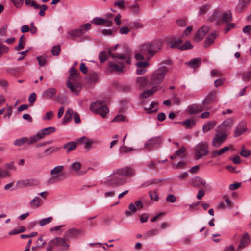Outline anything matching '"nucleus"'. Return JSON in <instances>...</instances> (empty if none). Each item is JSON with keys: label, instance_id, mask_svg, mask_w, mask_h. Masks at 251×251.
I'll use <instances>...</instances> for the list:
<instances>
[{"label": "nucleus", "instance_id": "nucleus-11", "mask_svg": "<svg viewBox=\"0 0 251 251\" xmlns=\"http://www.w3.org/2000/svg\"><path fill=\"white\" fill-rule=\"evenodd\" d=\"M85 138L81 137L77 139L76 141H71L65 143L63 146V148L66 150L67 153H70L72 151L76 149L77 145L80 144L81 141L83 140Z\"/></svg>", "mask_w": 251, "mask_h": 251}, {"label": "nucleus", "instance_id": "nucleus-23", "mask_svg": "<svg viewBox=\"0 0 251 251\" xmlns=\"http://www.w3.org/2000/svg\"><path fill=\"white\" fill-rule=\"evenodd\" d=\"M216 122L215 121H210L205 123L202 126V131L206 133L214 128Z\"/></svg>", "mask_w": 251, "mask_h": 251}, {"label": "nucleus", "instance_id": "nucleus-26", "mask_svg": "<svg viewBox=\"0 0 251 251\" xmlns=\"http://www.w3.org/2000/svg\"><path fill=\"white\" fill-rule=\"evenodd\" d=\"M82 231L76 228H71L69 229L66 232V235L70 238L76 237L78 235L81 234Z\"/></svg>", "mask_w": 251, "mask_h": 251}, {"label": "nucleus", "instance_id": "nucleus-50", "mask_svg": "<svg viewBox=\"0 0 251 251\" xmlns=\"http://www.w3.org/2000/svg\"><path fill=\"white\" fill-rule=\"evenodd\" d=\"M91 27V25L90 23H86L83 25H82L80 26L79 29L81 30L82 34H84L85 32H86L88 29H90Z\"/></svg>", "mask_w": 251, "mask_h": 251}, {"label": "nucleus", "instance_id": "nucleus-3", "mask_svg": "<svg viewBox=\"0 0 251 251\" xmlns=\"http://www.w3.org/2000/svg\"><path fill=\"white\" fill-rule=\"evenodd\" d=\"M109 55H110L116 62H110L108 64V68L111 72H123L124 65L122 62H119L118 60H124L127 58L126 62L130 64L129 60V54L128 52L126 54H113L111 53V50H109Z\"/></svg>", "mask_w": 251, "mask_h": 251}, {"label": "nucleus", "instance_id": "nucleus-55", "mask_svg": "<svg viewBox=\"0 0 251 251\" xmlns=\"http://www.w3.org/2000/svg\"><path fill=\"white\" fill-rule=\"evenodd\" d=\"M37 59L38 61L39 64L40 66H44L47 62L46 59L45 57L42 56H38L37 57Z\"/></svg>", "mask_w": 251, "mask_h": 251}, {"label": "nucleus", "instance_id": "nucleus-39", "mask_svg": "<svg viewBox=\"0 0 251 251\" xmlns=\"http://www.w3.org/2000/svg\"><path fill=\"white\" fill-rule=\"evenodd\" d=\"M129 210H127L126 212V214L127 216H130L131 215L132 213H135L137 210L135 205L131 203L128 206Z\"/></svg>", "mask_w": 251, "mask_h": 251}, {"label": "nucleus", "instance_id": "nucleus-8", "mask_svg": "<svg viewBox=\"0 0 251 251\" xmlns=\"http://www.w3.org/2000/svg\"><path fill=\"white\" fill-rule=\"evenodd\" d=\"M64 169V166L62 165L57 166L52 169L50 174L51 177L49 179V184L56 183L61 180L60 177L63 176L62 171Z\"/></svg>", "mask_w": 251, "mask_h": 251}, {"label": "nucleus", "instance_id": "nucleus-6", "mask_svg": "<svg viewBox=\"0 0 251 251\" xmlns=\"http://www.w3.org/2000/svg\"><path fill=\"white\" fill-rule=\"evenodd\" d=\"M195 158L199 159L203 156H206L208 152V144L207 142H201L199 143L195 147Z\"/></svg>", "mask_w": 251, "mask_h": 251}, {"label": "nucleus", "instance_id": "nucleus-20", "mask_svg": "<svg viewBox=\"0 0 251 251\" xmlns=\"http://www.w3.org/2000/svg\"><path fill=\"white\" fill-rule=\"evenodd\" d=\"M29 142H30V138H28L26 137H23L14 140L13 144L16 146H20L26 143H27L28 145H31L33 144L29 143Z\"/></svg>", "mask_w": 251, "mask_h": 251}, {"label": "nucleus", "instance_id": "nucleus-64", "mask_svg": "<svg viewBox=\"0 0 251 251\" xmlns=\"http://www.w3.org/2000/svg\"><path fill=\"white\" fill-rule=\"evenodd\" d=\"M53 117V112L52 111L47 112L45 116L43 117L44 120H50Z\"/></svg>", "mask_w": 251, "mask_h": 251}, {"label": "nucleus", "instance_id": "nucleus-35", "mask_svg": "<svg viewBox=\"0 0 251 251\" xmlns=\"http://www.w3.org/2000/svg\"><path fill=\"white\" fill-rule=\"evenodd\" d=\"M84 137L85 138L81 141V142L80 144H84L86 149H89L95 142L91 139L87 138L85 137Z\"/></svg>", "mask_w": 251, "mask_h": 251}, {"label": "nucleus", "instance_id": "nucleus-52", "mask_svg": "<svg viewBox=\"0 0 251 251\" xmlns=\"http://www.w3.org/2000/svg\"><path fill=\"white\" fill-rule=\"evenodd\" d=\"M60 52V46L59 45L54 46L52 50L51 53L53 55L57 56Z\"/></svg>", "mask_w": 251, "mask_h": 251}, {"label": "nucleus", "instance_id": "nucleus-42", "mask_svg": "<svg viewBox=\"0 0 251 251\" xmlns=\"http://www.w3.org/2000/svg\"><path fill=\"white\" fill-rule=\"evenodd\" d=\"M25 4L28 6L33 7L35 9H38L40 8V5L34 0H25Z\"/></svg>", "mask_w": 251, "mask_h": 251}, {"label": "nucleus", "instance_id": "nucleus-31", "mask_svg": "<svg viewBox=\"0 0 251 251\" xmlns=\"http://www.w3.org/2000/svg\"><path fill=\"white\" fill-rule=\"evenodd\" d=\"M54 247H58L57 237H55L48 243L47 251H53Z\"/></svg>", "mask_w": 251, "mask_h": 251}, {"label": "nucleus", "instance_id": "nucleus-1", "mask_svg": "<svg viewBox=\"0 0 251 251\" xmlns=\"http://www.w3.org/2000/svg\"><path fill=\"white\" fill-rule=\"evenodd\" d=\"M172 64V61L167 59L161 61L159 64L158 68L154 71L150 76V85H159L164 80L166 75L169 71L167 66Z\"/></svg>", "mask_w": 251, "mask_h": 251}, {"label": "nucleus", "instance_id": "nucleus-27", "mask_svg": "<svg viewBox=\"0 0 251 251\" xmlns=\"http://www.w3.org/2000/svg\"><path fill=\"white\" fill-rule=\"evenodd\" d=\"M201 59L200 58H197L192 59L186 64L191 68H196L201 65Z\"/></svg>", "mask_w": 251, "mask_h": 251}, {"label": "nucleus", "instance_id": "nucleus-62", "mask_svg": "<svg viewBox=\"0 0 251 251\" xmlns=\"http://www.w3.org/2000/svg\"><path fill=\"white\" fill-rule=\"evenodd\" d=\"M152 95L149 89L145 90L141 94L140 97L142 98H146Z\"/></svg>", "mask_w": 251, "mask_h": 251}, {"label": "nucleus", "instance_id": "nucleus-16", "mask_svg": "<svg viewBox=\"0 0 251 251\" xmlns=\"http://www.w3.org/2000/svg\"><path fill=\"white\" fill-rule=\"evenodd\" d=\"M204 110V107L201 105L193 104L190 105L187 107V111L191 114H196Z\"/></svg>", "mask_w": 251, "mask_h": 251}, {"label": "nucleus", "instance_id": "nucleus-58", "mask_svg": "<svg viewBox=\"0 0 251 251\" xmlns=\"http://www.w3.org/2000/svg\"><path fill=\"white\" fill-rule=\"evenodd\" d=\"M251 0H239L238 5L242 8L248 5Z\"/></svg>", "mask_w": 251, "mask_h": 251}, {"label": "nucleus", "instance_id": "nucleus-61", "mask_svg": "<svg viewBox=\"0 0 251 251\" xmlns=\"http://www.w3.org/2000/svg\"><path fill=\"white\" fill-rule=\"evenodd\" d=\"M40 10L39 11V15L41 16H44L45 15V11L47 10L48 6L46 5L43 4L41 6H40Z\"/></svg>", "mask_w": 251, "mask_h": 251}, {"label": "nucleus", "instance_id": "nucleus-32", "mask_svg": "<svg viewBox=\"0 0 251 251\" xmlns=\"http://www.w3.org/2000/svg\"><path fill=\"white\" fill-rule=\"evenodd\" d=\"M222 21L226 23H229L232 21V15L230 11H226L223 13Z\"/></svg>", "mask_w": 251, "mask_h": 251}, {"label": "nucleus", "instance_id": "nucleus-22", "mask_svg": "<svg viewBox=\"0 0 251 251\" xmlns=\"http://www.w3.org/2000/svg\"><path fill=\"white\" fill-rule=\"evenodd\" d=\"M148 84V79L146 77H139L136 79V86L140 89L145 87Z\"/></svg>", "mask_w": 251, "mask_h": 251}, {"label": "nucleus", "instance_id": "nucleus-14", "mask_svg": "<svg viewBox=\"0 0 251 251\" xmlns=\"http://www.w3.org/2000/svg\"><path fill=\"white\" fill-rule=\"evenodd\" d=\"M250 243V238L249 234L247 232H245L242 236L241 241L239 245L236 248L237 251H241L243 249L248 246Z\"/></svg>", "mask_w": 251, "mask_h": 251}, {"label": "nucleus", "instance_id": "nucleus-28", "mask_svg": "<svg viewBox=\"0 0 251 251\" xmlns=\"http://www.w3.org/2000/svg\"><path fill=\"white\" fill-rule=\"evenodd\" d=\"M182 43V40L181 39L171 38L169 42L170 47L171 48H179L180 45Z\"/></svg>", "mask_w": 251, "mask_h": 251}, {"label": "nucleus", "instance_id": "nucleus-49", "mask_svg": "<svg viewBox=\"0 0 251 251\" xmlns=\"http://www.w3.org/2000/svg\"><path fill=\"white\" fill-rule=\"evenodd\" d=\"M99 59L101 63H103L105 62L108 58L107 54L105 51L100 52L99 54Z\"/></svg>", "mask_w": 251, "mask_h": 251}, {"label": "nucleus", "instance_id": "nucleus-9", "mask_svg": "<svg viewBox=\"0 0 251 251\" xmlns=\"http://www.w3.org/2000/svg\"><path fill=\"white\" fill-rule=\"evenodd\" d=\"M124 183L123 178L116 173V171L109 177L106 181V183L109 186H118Z\"/></svg>", "mask_w": 251, "mask_h": 251}, {"label": "nucleus", "instance_id": "nucleus-60", "mask_svg": "<svg viewBox=\"0 0 251 251\" xmlns=\"http://www.w3.org/2000/svg\"><path fill=\"white\" fill-rule=\"evenodd\" d=\"M10 176V173L5 170H0V178L8 177Z\"/></svg>", "mask_w": 251, "mask_h": 251}, {"label": "nucleus", "instance_id": "nucleus-33", "mask_svg": "<svg viewBox=\"0 0 251 251\" xmlns=\"http://www.w3.org/2000/svg\"><path fill=\"white\" fill-rule=\"evenodd\" d=\"M246 131V128L243 125H238L234 131V136H239L242 134Z\"/></svg>", "mask_w": 251, "mask_h": 251}, {"label": "nucleus", "instance_id": "nucleus-40", "mask_svg": "<svg viewBox=\"0 0 251 251\" xmlns=\"http://www.w3.org/2000/svg\"><path fill=\"white\" fill-rule=\"evenodd\" d=\"M60 147H49L48 149H46L44 151L45 153H46L47 155H50L52 153L54 152L58 151L60 150Z\"/></svg>", "mask_w": 251, "mask_h": 251}, {"label": "nucleus", "instance_id": "nucleus-56", "mask_svg": "<svg viewBox=\"0 0 251 251\" xmlns=\"http://www.w3.org/2000/svg\"><path fill=\"white\" fill-rule=\"evenodd\" d=\"M149 65V64L147 61H139L136 63V66L137 67H140L146 69Z\"/></svg>", "mask_w": 251, "mask_h": 251}, {"label": "nucleus", "instance_id": "nucleus-43", "mask_svg": "<svg viewBox=\"0 0 251 251\" xmlns=\"http://www.w3.org/2000/svg\"><path fill=\"white\" fill-rule=\"evenodd\" d=\"M9 50V49L8 47L1 43H0V58H1L3 55L8 53Z\"/></svg>", "mask_w": 251, "mask_h": 251}, {"label": "nucleus", "instance_id": "nucleus-36", "mask_svg": "<svg viewBox=\"0 0 251 251\" xmlns=\"http://www.w3.org/2000/svg\"><path fill=\"white\" fill-rule=\"evenodd\" d=\"M134 150L133 148L130 147L128 148L126 146L125 144H123L122 146H121L119 150V153L120 154H123V153H126L127 152L132 151Z\"/></svg>", "mask_w": 251, "mask_h": 251}, {"label": "nucleus", "instance_id": "nucleus-57", "mask_svg": "<svg viewBox=\"0 0 251 251\" xmlns=\"http://www.w3.org/2000/svg\"><path fill=\"white\" fill-rule=\"evenodd\" d=\"M29 50H27L24 51H22L18 53L19 57L17 58V61H21L24 59L25 57L28 52Z\"/></svg>", "mask_w": 251, "mask_h": 251}, {"label": "nucleus", "instance_id": "nucleus-10", "mask_svg": "<svg viewBox=\"0 0 251 251\" xmlns=\"http://www.w3.org/2000/svg\"><path fill=\"white\" fill-rule=\"evenodd\" d=\"M227 136V134L223 132L216 133L212 140V145L216 148L220 147L225 141Z\"/></svg>", "mask_w": 251, "mask_h": 251}, {"label": "nucleus", "instance_id": "nucleus-15", "mask_svg": "<svg viewBox=\"0 0 251 251\" xmlns=\"http://www.w3.org/2000/svg\"><path fill=\"white\" fill-rule=\"evenodd\" d=\"M209 30V27L206 25H204L200 28L196 34L195 41L199 42L202 40Z\"/></svg>", "mask_w": 251, "mask_h": 251}, {"label": "nucleus", "instance_id": "nucleus-59", "mask_svg": "<svg viewBox=\"0 0 251 251\" xmlns=\"http://www.w3.org/2000/svg\"><path fill=\"white\" fill-rule=\"evenodd\" d=\"M166 200L168 202L174 203L176 201V198L174 195L169 194L166 197Z\"/></svg>", "mask_w": 251, "mask_h": 251}, {"label": "nucleus", "instance_id": "nucleus-45", "mask_svg": "<svg viewBox=\"0 0 251 251\" xmlns=\"http://www.w3.org/2000/svg\"><path fill=\"white\" fill-rule=\"evenodd\" d=\"M81 165L79 162H75L71 165V168L73 171L77 172L81 168Z\"/></svg>", "mask_w": 251, "mask_h": 251}, {"label": "nucleus", "instance_id": "nucleus-53", "mask_svg": "<svg viewBox=\"0 0 251 251\" xmlns=\"http://www.w3.org/2000/svg\"><path fill=\"white\" fill-rule=\"evenodd\" d=\"M210 8V5L208 4H205L201 6L199 9V14H202L206 12Z\"/></svg>", "mask_w": 251, "mask_h": 251}, {"label": "nucleus", "instance_id": "nucleus-18", "mask_svg": "<svg viewBox=\"0 0 251 251\" xmlns=\"http://www.w3.org/2000/svg\"><path fill=\"white\" fill-rule=\"evenodd\" d=\"M116 173L119 174L122 178L123 176H129L133 174V169L128 167H126L121 169L116 170Z\"/></svg>", "mask_w": 251, "mask_h": 251}, {"label": "nucleus", "instance_id": "nucleus-7", "mask_svg": "<svg viewBox=\"0 0 251 251\" xmlns=\"http://www.w3.org/2000/svg\"><path fill=\"white\" fill-rule=\"evenodd\" d=\"M55 129L53 127H49L43 129L40 132L30 137L29 143H36L40 140L43 139L46 135H49L55 132Z\"/></svg>", "mask_w": 251, "mask_h": 251}, {"label": "nucleus", "instance_id": "nucleus-24", "mask_svg": "<svg viewBox=\"0 0 251 251\" xmlns=\"http://www.w3.org/2000/svg\"><path fill=\"white\" fill-rule=\"evenodd\" d=\"M57 90L54 88H49L45 90L42 94V96L45 98H50L56 94Z\"/></svg>", "mask_w": 251, "mask_h": 251}, {"label": "nucleus", "instance_id": "nucleus-21", "mask_svg": "<svg viewBox=\"0 0 251 251\" xmlns=\"http://www.w3.org/2000/svg\"><path fill=\"white\" fill-rule=\"evenodd\" d=\"M43 204V200L39 197H35L30 202V207L32 208H36Z\"/></svg>", "mask_w": 251, "mask_h": 251}, {"label": "nucleus", "instance_id": "nucleus-63", "mask_svg": "<svg viewBox=\"0 0 251 251\" xmlns=\"http://www.w3.org/2000/svg\"><path fill=\"white\" fill-rule=\"evenodd\" d=\"M124 4H125L124 1L121 0H119L118 1H115L113 4H114V6H117L120 9H122V8H124V7H125Z\"/></svg>", "mask_w": 251, "mask_h": 251}, {"label": "nucleus", "instance_id": "nucleus-37", "mask_svg": "<svg viewBox=\"0 0 251 251\" xmlns=\"http://www.w3.org/2000/svg\"><path fill=\"white\" fill-rule=\"evenodd\" d=\"M68 34L74 37H77L82 35V33L81 31V30L79 29H77L75 30H71L68 32Z\"/></svg>", "mask_w": 251, "mask_h": 251}, {"label": "nucleus", "instance_id": "nucleus-29", "mask_svg": "<svg viewBox=\"0 0 251 251\" xmlns=\"http://www.w3.org/2000/svg\"><path fill=\"white\" fill-rule=\"evenodd\" d=\"M74 114V112L73 109L71 108H68L65 114V116L63 118V123L66 124L72 119V116Z\"/></svg>", "mask_w": 251, "mask_h": 251}, {"label": "nucleus", "instance_id": "nucleus-2", "mask_svg": "<svg viewBox=\"0 0 251 251\" xmlns=\"http://www.w3.org/2000/svg\"><path fill=\"white\" fill-rule=\"evenodd\" d=\"M66 86L70 92L75 95H78L81 90L82 84L79 81V73L74 67H72L70 70Z\"/></svg>", "mask_w": 251, "mask_h": 251}, {"label": "nucleus", "instance_id": "nucleus-51", "mask_svg": "<svg viewBox=\"0 0 251 251\" xmlns=\"http://www.w3.org/2000/svg\"><path fill=\"white\" fill-rule=\"evenodd\" d=\"M193 46L189 41H186L183 45L180 46L179 49L181 50H184L189 49H192Z\"/></svg>", "mask_w": 251, "mask_h": 251}, {"label": "nucleus", "instance_id": "nucleus-4", "mask_svg": "<svg viewBox=\"0 0 251 251\" xmlns=\"http://www.w3.org/2000/svg\"><path fill=\"white\" fill-rule=\"evenodd\" d=\"M157 49L159 48L156 43H146L140 47V52L145 55L146 59L149 60L156 53Z\"/></svg>", "mask_w": 251, "mask_h": 251}, {"label": "nucleus", "instance_id": "nucleus-5", "mask_svg": "<svg viewBox=\"0 0 251 251\" xmlns=\"http://www.w3.org/2000/svg\"><path fill=\"white\" fill-rule=\"evenodd\" d=\"M90 109L95 114H99L103 118H105L109 112L108 107L103 104V102L98 101L93 102L90 106Z\"/></svg>", "mask_w": 251, "mask_h": 251}, {"label": "nucleus", "instance_id": "nucleus-41", "mask_svg": "<svg viewBox=\"0 0 251 251\" xmlns=\"http://www.w3.org/2000/svg\"><path fill=\"white\" fill-rule=\"evenodd\" d=\"M57 246H62L66 249L69 247V244L66 243V240L59 237H57Z\"/></svg>", "mask_w": 251, "mask_h": 251}, {"label": "nucleus", "instance_id": "nucleus-30", "mask_svg": "<svg viewBox=\"0 0 251 251\" xmlns=\"http://www.w3.org/2000/svg\"><path fill=\"white\" fill-rule=\"evenodd\" d=\"M181 124L185 126L186 128H191L196 125V121L194 119H188L184 121L181 122Z\"/></svg>", "mask_w": 251, "mask_h": 251}, {"label": "nucleus", "instance_id": "nucleus-34", "mask_svg": "<svg viewBox=\"0 0 251 251\" xmlns=\"http://www.w3.org/2000/svg\"><path fill=\"white\" fill-rule=\"evenodd\" d=\"M25 38L24 35H22L19 40L18 45L15 47V49L17 51H20L22 50L25 45Z\"/></svg>", "mask_w": 251, "mask_h": 251}, {"label": "nucleus", "instance_id": "nucleus-25", "mask_svg": "<svg viewBox=\"0 0 251 251\" xmlns=\"http://www.w3.org/2000/svg\"><path fill=\"white\" fill-rule=\"evenodd\" d=\"M216 95L215 91L211 92L205 98L202 102L203 105L210 103L214 99Z\"/></svg>", "mask_w": 251, "mask_h": 251}, {"label": "nucleus", "instance_id": "nucleus-44", "mask_svg": "<svg viewBox=\"0 0 251 251\" xmlns=\"http://www.w3.org/2000/svg\"><path fill=\"white\" fill-rule=\"evenodd\" d=\"M89 81L90 83H94L98 81V75L96 73L90 74L88 76Z\"/></svg>", "mask_w": 251, "mask_h": 251}, {"label": "nucleus", "instance_id": "nucleus-19", "mask_svg": "<svg viewBox=\"0 0 251 251\" xmlns=\"http://www.w3.org/2000/svg\"><path fill=\"white\" fill-rule=\"evenodd\" d=\"M37 183V181L33 179H27L25 180L18 181L16 185L18 187L22 188L24 187H28Z\"/></svg>", "mask_w": 251, "mask_h": 251}, {"label": "nucleus", "instance_id": "nucleus-38", "mask_svg": "<svg viewBox=\"0 0 251 251\" xmlns=\"http://www.w3.org/2000/svg\"><path fill=\"white\" fill-rule=\"evenodd\" d=\"M186 151V148L182 146L179 150L176 151L175 154H176V156L178 157H184L185 156V151Z\"/></svg>", "mask_w": 251, "mask_h": 251}, {"label": "nucleus", "instance_id": "nucleus-54", "mask_svg": "<svg viewBox=\"0 0 251 251\" xmlns=\"http://www.w3.org/2000/svg\"><path fill=\"white\" fill-rule=\"evenodd\" d=\"M251 79V71L245 72L242 75V79L245 81H248Z\"/></svg>", "mask_w": 251, "mask_h": 251}, {"label": "nucleus", "instance_id": "nucleus-48", "mask_svg": "<svg viewBox=\"0 0 251 251\" xmlns=\"http://www.w3.org/2000/svg\"><path fill=\"white\" fill-rule=\"evenodd\" d=\"M104 22H105V19L99 17L94 18L92 21V23L96 25H103Z\"/></svg>", "mask_w": 251, "mask_h": 251}, {"label": "nucleus", "instance_id": "nucleus-47", "mask_svg": "<svg viewBox=\"0 0 251 251\" xmlns=\"http://www.w3.org/2000/svg\"><path fill=\"white\" fill-rule=\"evenodd\" d=\"M240 154L241 156L245 157H248L250 156L251 154V151L245 148L244 146H243L242 148V150L240 152Z\"/></svg>", "mask_w": 251, "mask_h": 251}, {"label": "nucleus", "instance_id": "nucleus-12", "mask_svg": "<svg viewBox=\"0 0 251 251\" xmlns=\"http://www.w3.org/2000/svg\"><path fill=\"white\" fill-rule=\"evenodd\" d=\"M190 183L196 188L207 187L208 186L205 180L199 176H195L192 178L190 181Z\"/></svg>", "mask_w": 251, "mask_h": 251}, {"label": "nucleus", "instance_id": "nucleus-46", "mask_svg": "<svg viewBox=\"0 0 251 251\" xmlns=\"http://www.w3.org/2000/svg\"><path fill=\"white\" fill-rule=\"evenodd\" d=\"M53 218L50 216L48 218L41 219V220L39 221V223L40 226H42L48 223L51 222Z\"/></svg>", "mask_w": 251, "mask_h": 251}, {"label": "nucleus", "instance_id": "nucleus-17", "mask_svg": "<svg viewBox=\"0 0 251 251\" xmlns=\"http://www.w3.org/2000/svg\"><path fill=\"white\" fill-rule=\"evenodd\" d=\"M218 34L216 31H213L208 34L204 42V46L205 48L208 47L214 43V39L217 37Z\"/></svg>", "mask_w": 251, "mask_h": 251}, {"label": "nucleus", "instance_id": "nucleus-13", "mask_svg": "<svg viewBox=\"0 0 251 251\" xmlns=\"http://www.w3.org/2000/svg\"><path fill=\"white\" fill-rule=\"evenodd\" d=\"M162 142V139L160 137H155L149 140L145 144V148L147 150H151L155 146L160 145Z\"/></svg>", "mask_w": 251, "mask_h": 251}]
</instances>
